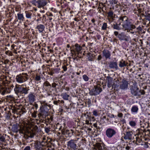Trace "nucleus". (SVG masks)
Masks as SVG:
<instances>
[{
    "instance_id": "obj_49",
    "label": "nucleus",
    "mask_w": 150,
    "mask_h": 150,
    "mask_svg": "<svg viewBox=\"0 0 150 150\" xmlns=\"http://www.w3.org/2000/svg\"><path fill=\"white\" fill-rule=\"evenodd\" d=\"M148 142H145L144 147L146 148H147L149 147V146L148 145Z\"/></svg>"
},
{
    "instance_id": "obj_42",
    "label": "nucleus",
    "mask_w": 150,
    "mask_h": 150,
    "mask_svg": "<svg viewBox=\"0 0 150 150\" xmlns=\"http://www.w3.org/2000/svg\"><path fill=\"white\" fill-rule=\"evenodd\" d=\"M40 143L42 145V147L43 148V147L44 146H45L47 144V142H41Z\"/></svg>"
},
{
    "instance_id": "obj_28",
    "label": "nucleus",
    "mask_w": 150,
    "mask_h": 150,
    "mask_svg": "<svg viewBox=\"0 0 150 150\" xmlns=\"http://www.w3.org/2000/svg\"><path fill=\"white\" fill-rule=\"evenodd\" d=\"M63 99L65 100H68L69 97V95H67L66 93H62L61 95Z\"/></svg>"
},
{
    "instance_id": "obj_62",
    "label": "nucleus",
    "mask_w": 150,
    "mask_h": 150,
    "mask_svg": "<svg viewBox=\"0 0 150 150\" xmlns=\"http://www.w3.org/2000/svg\"><path fill=\"white\" fill-rule=\"evenodd\" d=\"M41 17H40L39 19L37 20V21H40L41 20Z\"/></svg>"
},
{
    "instance_id": "obj_48",
    "label": "nucleus",
    "mask_w": 150,
    "mask_h": 150,
    "mask_svg": "<svg viewBox=\"0 0 150 150\" xmlns=\"http://www.w3.org/2000/svg\"><path fill=\"white\" fill-rule=\"evenodd\" d=\"M30 147L29 146H26L24 149V150H30Z\"/></svg>"
},
{
    "instance_id": "obj_54",
    "label": "nucleus",
    "mask_w": 150,
    "mask_h": 150,
    "mask_svg": "<svg viewBox=\"0 0 150 150\" xmlns=\"http://www.w3.org/2000/svg\"><path fill=\"white\" fill-rule=\"evenodd\" d=\"M102 58V57H101V55H99L98 56V59H97L98 60V61H99Z\"/></svg>"
},
{
    "instance_id": "obj_64",
    "label": "nucleus",
    "mask_w": 150,
    "mask_h": 150,
    "mask_svg": "<svg viewBox=\"0 0 150 150\" xmlns=\"http://www.w3.org/2000/svg\"><path fill=\"white\" fill-rule=\"evenodd\" d=\"M91 21L93 23H94L95 22V20L94 19H92Z\"/></svg>"
},
{
    "instance_id": "obj_24",
    "label": "nucleus",
    "mask_w": 150,
    "mask_h": 150,
    "mask_svg": "<svg viewBox=\"0 0 150 150\" xmlns=\"http://www.w3.org/2000/svg\"><path fill=\"white\" fill-rule=\"evenodd\" d=\"M73 130L71 129L66 130V135H67L69 137H71L73 135Z\"/></svg>"
},
{
    "instance_id": "obj_7",
    "label": "nucleus",
    "mask_w": 150,
    "mask_h": 150,
    "mask_svg": "<svg viewBox=\"0 0 150 150\" xmlns=\"http://www.w3.org/2000/svg\"><path fill=\"white\" fill-rule=\"evenodd\" d=\"M67 145L69 148L76 150L77 148V146L76 144V141L71 139L67 142Z\"/></svg>"
},
{
    "instance_id": "obj_21",
    "label": "nucleus",
    "mask_w": 150,
    "mask_h": 150,
    "mask_svg": "<svg viewBox=\"0 0 150 150\" xmlns=\"http://www.w3.org/2000/svg\"><path fill=\"white\" fill-rule=\"evenodd\" d=\"M128 19V18L125 16H121L119 18L120 22H123V23Z\"/></svg>"
},
{
    "instance_id": "obj_38",
    "label": "nucleus",
    "mask_w": 150,
    "mask_h": 150,
    "mask_svg": "<svg viewBox=\"0 0 150 150\" xmlns=\"http://www.w3.org/2000/svg\"><path fill=\"white\" fill-rule=\"evenodd\" d=\"M135 28V27L134 25H132L131 24V27L129 28H127V30H132V29H134Z\"/></svg>"
},
{
    "instance_id": "obj_34",
    "label": "nucleus",
    "mask_w": 150,
    "mask_h": 150,
    "mask_svg": "<svg viewBox=\"0 0 150 150\" xmlns=\"http://www.w3.org/2000/svg\"><path fill=\"white\" fill-rule=\"evenodd\" d=\"M108 16L110 17L111 18H113V13L112 11H110L108 13Z\"/></svg>"
},
{
    "instance_id": "obj_52",
    "label": "nucleus",
    "mask_w": 150,
    "mask_h": 150,
    "mask_svg": "<svg viewBox=\"0 0 150 150\" xmlns=\"http://www.w3.org/2000/svg\"><path fill=\"white\" fill-rule=\"evenodd\" d=\"M63 69L64 71H67V68L65 66L63 67Z\"/></svg>"
},
{
    "instance_id": "obj_26",
    "label": "nucleus",
    "mask_w": 150,
    "mask_h": 150,
    "mask_svg": "<svg viewBox=\"0 0 150 150\" xmlns=\"http://www.w3.org/2000/svg\"><path fill=\"white\" fill-rule=\"evenodd\" d=\"M17 16L18 19L21 21H23L24 18L22 14L20 13H18L17 14Z\"/></svg>"
},
{
    "instance_id": "obj_61",
    "label": "nucleus",
    "mask_w": 150,
    "mask_h": 150,
    "mask_svg": "<svg viewBox=\"0 0 150 150\" xmlns=\"http://www.w3.org/2000/svg\"><path fill=\"white\" fill-rule=\"evenodd\" d=\"M147 88V86H144L143 87V88L144 89H146Z\"/></svg>"
},
{
    "instance_id": "obj_1",
    "label": "nucleus",
    "mask_w": 150,
    "mask_h": 150,
    "mask_svg": "<svg viewBox=\"0 0 150 150\" xmlns=\"http://www.w3.org/2000/svg\"><path fill=\"white\" fill-rule=\"evenodd\" d=\"M28 87H24L22 86L16 85L14 89L15 93L18 96H23L28 93Z\"/></svg>"
},
{
    "instance_id": "obj_40",
    "label": "nucleus",
    "mask_w": 150,
    "mask_h": 150,
    "mask_svg": "<svg viewBox=\"0 0 150 150\" xmlns=\"http://www.w3.org/2000/svg\"><path fill=\"white\" fill-rule=\"evenodd\" d=\"M139 92H140L141 95H144L145 93V91L144 90L142 89H141L139 91Z\"/></svg>"
},
{
    "instance_id": "obj_33",
    "label": "nucleus",
    "mask_w": 150,
    "mask_h": 150,
    "mask_svg": "<svg viewBox=\"0 0 150 150\" xmlns=\"http://www.w3.org/2000/svg\"><path fill=\"white\" fill-rule=\"evenodd\" d=\"M107 28V23H103L102 27V29L103 30H106Z\"/></svg>"
},
{
    "instance_id": "obj_36",
    "label": "nucleus",
    "mask_w": 150,
    "mask_h": 150,
    "mask_svg": "<svg viewBox=\"0 0 150 150\" xmlns=\"http://www.w3.org/2000/svg\"><path fill=\"white\" fill-rule=\"evenodd\" d=\"M83 78L84 80L85 81H88V77L86 75H84L83 76Z\"/></svg>"
},
{
    "instance_id": "obj_44",
    "label": "nucleus",
    "mask_w": 150,
    "mask_h": 150,
    "mask_svg": "<svg viewBox=\"0 0 150 150\" xmlns=\"http://www.w3.org/2000/svg\"><path fill=\"white\" fill-rule=\"evenodd\" d=\"M60 102V100H58L57 101H54L53 103L54 104L57 105H58V103Z\"/></svg>"
},
{
    "instance_id": "obj_13",
    "label": "nucleus",
    "mask_w": 150,
    "mask_h": 150,
    "mask_svg": "<svg viewBox=\"0 0 150 150\" xmlns=\"http://www.w3.org/2000/svg\"><path fill=\"white\" fill-rule=\"evenodd\" d=\"M34 146L35 148L37 150H43V149L40 143V141H36Z\"/></svg>"
},
{
    "instance_id": "obj_58",
    "label": "nucleus",
    "mask_w": 150,
    "mask_h": 150,
    "mask_svg": "<svg viewBox=\"0 0 150 150\" xmlns=\"http://www.w3.org/2000/svg\"><path fill=\"white\" fill-rule=\"evenodd\" d=\"M34 106L35 107V108L36 109H37L38 108V105L37 104H35Z\"/></svg>"
},
{
    "instance_id": "obj_56",
    "label": "nucleus",
    "mask_w": 150,
    "mask_h": 150,
    "mask_svg": "<svg viewBox=\"0 0 150 150\" xmlns=\"http://www.w3.org/2000/svg\"><path fill=\"white\" fill-rule=\"evenodd\" d=\"M93 126H94V127H95V128H97L98 127V126H97V124L96 123H95V124H94L93 125Z\"/></svg>"
},
{
    "instance_id": "obj_3",
    "label": "nucleus",
    "mask_w": 150,
    "mask_h": 150,
    "mask_svg": "<svg viewBox=\"0 0 150 150\" xmlns=\"http://www.w3.org/2000/svg\"><path fill=\"white\" fill-rule=\"evenodd\" d=\"M28 75L26 73H23L16 76V79L18 83H23L27 81L28 79Z\"/></svg>"
},
{
    "instance_id": "obj_47",
    "label": "nucleus",
    "mask_w": 150,
    "mask_h": 150,
    "mask_svg": "<svg viewBox=\"0 0 150 150\" xmlns=\"http://www.w3.org/2000/svg\"><path fill=\"white\" fill-rule=\"evenodd\" d=\"M5 140V138L3 137H0V141L2 142H4Z\"/></svg>"
},
{
    "instance_id": "obj_5",
    "label": "nucleus",
    "mask_w": 150,
    "mask_h": 150,
    "mask_svg": "<svg viewBox=\"0 0 150 150\" xmlns=\"http://www.w3.org/2000/svg\"><path fill=\"white\" fill-rule=\"evenodd\" d=\"M114 34L115 36H117V37L120 41L125 40L127 41L129 40V37L127 36L124 33H122L119 34L118 32L115 31Z\"/></svg>"
},
{
    "instance_id": "obj_8",
    "label": "nucleus",
    "mask_w": 150,
    "mask_h": 150,
    "mask_svg": "<svg viewBox=\"0 0 150 150\" xmlns=\"http://www.w3.org/2000/svg\"><path fill=\"white\" fill-rule=\"evenodd\" d=\"M106 135L109 138H111L116 133V131L113 129L108 128L107 129L106 132Z\"/></svg>"
},
{
    "instance_id": "obj_27",
    "label": "nucleus",
    "mask_w": 150,
    "mask_h": 150,
    "mask_svg": "<svg viewBox=\"0 0 150 150\" xmlns=\"http://www.w3.org/2000/svg\"><path fill=\"white\" fill-rule=\"evenodd\" d=\"M75 47H76V50L78 53H80V51L81 50V47L79 46L78 44H76L75 45Z\"/></svg>"
},
{
    "instance_id": "obj_23",
    "label": "nucleus",
    "mask_w": 150,
    "mask_h": 150,
    "mask_svg": "<svg viewBox=\"0 0 150 150\" xmlns=\"http://www.w3.org/2000/svg\"><path fill=\"white\" fill-rule=\"evenodd\" d=\"M29 101L30 102H33L35 100V96L33 93H31L28 96Z\"/></svg>"
},
{
    "instance_id": "obj_45",
    "label": "nucleus",
    "mask_w": 150,
    "mask_h": 150,
    "mask_svg": "<svg viewBox=\"0 0 150 150\" xmlns=\"http://www.w3.org/2000/svg\"><path fill=\"white\" fill-rule=\"evenodd\" d=\"M45 131L46 133H48L50 131V129L46 127L45 128Z\"/></svg>"
},
{
    "instance_id": "obj_6",
    "label": "nucleus",
    "mask_w": 150,
    "mask_h": 150,
    "mask_svg": "<svg viewBox=\"0 0 150 150\" xmlns=\"http://www.w3.org/2000/svg\"><path fill=\"white\" fill-rule=\"evenodd\" d=\"M130 90L132 95L133 96H139L140 95L138 93L139 88L136 84H133L130 86Z\"/></svg>"
},
{
    "instance_id": "obj_39",
    "label": "nucleus",
    "mask_w": 150,
    "mask_h": 150,
    "mask_svg": "<svg viewBox=\"0 0 150 150\" xmlns=\"http://www.w3.org/2000/svg\"><path fill=\"white\" fill-rule=\"evenodd\" d=\"M25 108H22L19 111V112L21 114H23L25 112Z\"/></svg>"
},
{
    "instance_id": "obj_12",
    "label": "nucleus",
    "mask_w": 150,
    "mask_h": 150,
    "mask_svg": "<svg viewBox=\"0 0 150 150\" xmlns=\"http://www.w3.org/2000/svg\"><path fill=\"white\" fill-rule=\"evenodd\" d=\"M131 23L128 19L122 25L123 28L125 29V30H127L128 28H130L131 27Z\"/></svg>"
},
{
    "instance_id": "obj_46",
    "label": "nucleus",
    "mask_w": 150,
    "mask_h": 150,
    "mask_svg": "<svg viewBox=\"0 0 150 150\" xmlns=\"http://www.w3.org/2000/svg\"><path fill=\"white\" fill-rule=\"evenodd\" d=\"M48 121L49 124L51 123V121H52L53 120V117H50V119L48 118Z\"/></svg>"
},
{
    "instance_id": "obj_4",
    "label": "nucleus",
    "mask_w": 150,
    "mask_h": 150,
    "mask_svg": "<svg viewBox=\"0 0 150 150\" xmlns=\"http://www.w3.org/2000/svg\"><path fill=\"white\" fill-rule=\"evenodd\" d=\"M32 3L38 7L40 8L43 7L47 4L46 0H33Z\"/></svg>"
},
{
    "instance_id": "obj_57",
    "label": "nucleus",
    "mask_w": 150,
    "mask_h": 150,
    "mask_svg": "<svg viewBox=\"0 0 150 150\" xmlns=\"http://www.w3.org/2000/svg\"><path fill=\"white\" fill-rule=\"evenodd\" d=\"M36 113H37V111H36L35 112V113L33 115V117H34L35 118H36V117H37V115L36 114Z\"/></svg>"
},
{
    "instance_id": "obj_60",
    "label": "nucleus",
    "mask_w": 150,
    "mask_h": 150,
    "mask_svg": "<svg viewBox=\"0 0 150 150\" xmlns=\"http://www.w3.org/2000/svg\"><path fill=\"white\" fill-rule=\"evenodd\" d=\"M125 149L127 150H129L130 149V147L129 146H127L126 147Z\"/></svg>"
},
{
    "instance_id": "obj_29",
    "label": "nucleus",
    "mask_w": 150,
    "mask_h": 150,
    "mask_svg": "<svg viewBox=\"0 0 150 150\" xmlns=\"http://www.w3.org/2000/svg\"><path fill=\"white\" fill-rule=\"evenodd\" d=\"M88 56L89 60L92 61L93 60V59L95 55L94 54H92L91 55V53H89L88 54Z\"/></svg>"
},
{
    "instance_id": "obj_55",
    "label": "nucleus",
    "mask_w": 150,
    "mask_h": 150,
    "mask_svg": "<svg viewBox=\"0 0 150 150\" xmlns=\"http://www.w3.org/2000/svg\"><path fill=\"white\" fill-rule=\"evenodd\" d=\"M6 90H7V89H6V90H4L3 91L2 93V94L3 95L6 92Z\"/></svg>"
},
{
    "instance_id": "obj_53",
    "label": "nucleus",
    "mask_w": 150,
    "mask_h": 150,
    "mask_svg": "<svg viewBox=\"0 0 150 150\" xmlns=\"http://www.w3.org/2000/svg\"><path fill=\"white\" fill-rule=\"evenodd\" d=\"M96 129H97L98 131H99L100 132L101 131L102 129L100 127H99L98 126Z\"/></svg>"
},
{
    "instance_id": "obj_14",
    "label": "nucleus",
    "mask_w": 150,
    "mask_h": 150,
    "mask_svg": "<svg viewBox=\"0 0 150 150\" xmlns=\"http://www.w3.org/2000/svg\"><path fill=\"white\" fill-rule=\"evenodd\" d=\"M103 56L105 57L106 59H110L111 53L108 50H104L103 51Z\"/></svg>"
},
{
    "instance_id": "obj_22",
    "label": "nucleus",
    "mask_w": 150,
    "mask_h": 150,
    "mask_svg": "<svg viewBox=\"0 0 150 150\" xmlns=\"http://www.w3.org/2000/svg\"><path fill=\"white\" fill-rule=\"evenodd\" d=\"M127 64V62H126L125 61L122 59L119 62V66L120 67H126Z\"/></svg>"
},
{
    "instance_id": "obj_16",
    "label": "nucleus",
    "mask_w": 150,
    "mask_h": 150,
    "mask_svg": "<svg viewBox=\"0 0 150 150\" xmlns=\"http://www.w3.org/2000/svg\"><path fill=\"white\" fill-rule=\"evenodd\" d=\"M42 106L41 107H43L44 109L43 110H45L46 111H47L48 110L50 109V105H48L47 103H45V101H43L42 103Z\"/></svg>"
},
{
    "instance_id": "obj_51",
    "label": "nucleus",
    "mask_w": 150,
    "mask_h": 150,
    "mask_svg": "<svg viewBox=\"0 0 150 150\" xmlns=\"http://www.w3.org/2000/svg\"><path fill=\"white\" fill-rule=\"evenodd\" d=\"M122 115H123V114L121 113H119L118 114V116L120 117H122Z\"/></svg>"
},
{
    "instance_id": "obj_63",
    "label": "nucleus",
    "mask_w": 150,
    "mask_h": 150,
    "mask_svg": "<svg viewBox=\"0 0 150 150\" xmlns=\"http://www.w3.org/2000/svg\"><path fill=\"white\" fill-rule=\"evenodd\" d=\"M74 60H77L78 59L77 58V57H74Z\"/></svg>"
},
{
    "instance_id": "obj_31",
    "label": "nucleus",
    "mask_w": 150,
    "mask_h": 150,
    "mask_svg": "<svg viewBox=\"0 0 150 150\" xmlns=\"http://www.w3.org/2000/svg\"><path fill=\"white\" fill-rule=\"evenodd\" d=\"M138 108L137 106H133L132 107L131 111L134 112L136 113L138 112Z\"/></svg>"
},
{
    "instance_id": "obj_18",
    "label": "nucleus",
    "mask_w": 150,
    "mask_h": 150,
    "mask_svg": "<svg viewBox=\"0 0 150 150\" xmlns=\"http://www.w3.org/2000/svg\"><path fill=\"white\" fill-rule=\"evenodd\" d=\"M108 86L109 88H110L112 87H113V84L114 83L112 81V79L111 78H109L108 79L107 81Z\"/></svg>"
},
{
    "instance_id": "obj_30",
    "label": "nucleus",
    "mask_w": 150,
    "mask_h": 150,
    "mask_svg": "<svg viewBox=\"0 0 150 150\" xmlns=\"http://www.w3.org/2000/svg\"><path fill=\"white\" fill-rule=\"evenodd\" d=\"M26 17L27 18H31V16L32 15V13L30 11H27L25 12Z\"/></svg>"
},
{
    "instance_id": "obj_41",
    "label": "nucleus",
    "mask_w": 150,
    "mask_h": 150,
    "mask_svg": "<svg viewBox=\"0 0 150 150\" xmlns=\"http://www.w3.org/2000/svg\"><path fill=\"white\" fill-rule=\"evenodd\" d=\"M98 113L96 110H94L93 112V115L95 116H97L98 115Z\"/></svg>"
},
{
    "instance_id": "obj_35",
    "label": "nucleus",
    "mask_w": 150,
    "mask_h": 150,
    "mask_svg": "<svg viewBox=\"0 0 150 150\" xmlns=\"http://www.w3.org/2000/svg\"><path fill=\"white\" fill-rule=\"evenodd\" d=\"M34 78L35 80L37 81H39L41 79V77L40 76L38 75H36Z\"/></svg>"
},
{
    "instance_id": "obj_10",
    "label": "nucleus",
    "mask_w": 150,
    "mask_h": 150,
    "mask_svg": "<svg viewBox=\"0 0 150 150\" xmlns=\"http://www.w3.org/2000/svg\"><path fill=\"white\" fill-rule=\"evenodd\" d=\"M117 64L116 62H110L108 63V67L110 69L117 70L118 68Z\"/></svg>"
},
{
    "instance_id": "obj_59",
    "label": "nucleus",
    "mask_w": 150,
    "mask_h": 150,
    "mask_svg": "<svg viewBox=\"0 0 150 150\" xmlns=\"http://www.w3.org/2000/svg\"><path fill=\"white\" fill-rule=\"evenodd\" d=\"M66 130L65 131H62V133L63 134L66 135Z\"/></svg>"
},
{
    "instance_id": "obj_19",
    "label": "nucleus",
    "mask_w": 150,
    "mask_h": 150,
    "mask_svg": "<svg viewBox=\"0 0 150 150\" xmlns=\"http://www.w3.org/2000/svg\"><path fill=\"white\" fill-rule=\"evenodd\" d=\"M36 28L38 29L40 33H41L44 30L45 26L44 25L40 24L37 25Z\"/></svg>"
},
{
    "instance_id": "obj_17",
    "label": "nucleus",
    "mask_w": 150,
    "mask_h": 150,
    "mask_svg": "<svg viewBox=\"0 0 150 150\" xmlns=\"http://www.w3.org/2000/svg\"><path fill=\"white\" fill-rule=\"evenodd\" d=\"M95 149L96 150H104V147L101 145L100 143H96V144Z\"/></svg>"
},
{
    "instance_id": "obj_9",
    "label": "nucleus",
    "mask_w": 150,
    "mask_h": 150,
    "mask_svg": "<svg viewBox=\"0 0 150 150\" xmlns=\"http://www.w3.org/2000/svg\"><path fill=\"white\" fill-rule=\"evenodd\" d=\"M41 107H40V111L38 113V116L39 117V119H41L45 118L48 115V113L47 111H46L43 109H41Z\"/></svg>"
},
{
    "instance_id": "obj_50",
    "label": "nucleus",
    "mask_w": 150,
    "mask_h": 150,
    "mask_svg": "<svg viewBox=\"0 0 150 150\" xmlns=\"http://www.w3.org/2000/svg\"><path fill=\"white\" fill-rule=\"evenodd\" d=\"M147 20L148 21H150V14H148L147 16Z\"/></svg>"
},
{
    "instance_id": "obj_11",
    "label": "nucleus",
    "mask_w": 150,
    "mask_h": 150,
    "mask_svg": "<svg viewBox=\"0 0 150 150\" xmlns=\"http://www.w3.org/2000/svg\"><path fill=\"white\" fill-rule=\"evenodd\" d=\"M133 134V132L132 131H127L126 134H124L125 136L124 139H125L131 140L132 139V134Z\"/></svg>"
},
{
    "instance_id": "obj_15",
    "label": "nucleus",
    "mask_w": 150,
    "mask_h": 150,
    "mask_svg": "<svg viewBox=\"0 0 150 150\" xmlns=\"http://www.w3.org/2000/svg\"><path fill=\"white\" fill-rule=\"evenodd\" d=\"M128 86V83L127 81L126 80L123 81L120 83V88L122 89H124L127 88Z\"/></svg>"
},
{
    "instance_id": "obj_20",
    "label": "nucleus",
    "mask_w": 150,
    "mask_h": 150,
    "mask_svg": "<svg viewBox=\"0 0 150 150\" xmlns=\"http://www.w3.org/2000/svg\"><path fill=\"white\" fill-rule=\"evenodd\" d=\"M43 85L44 87H45V88H46V90H49L51 87V85L50 83L47 81H46L45 82L43 83Z\"/></svg>"
},
{
    "instance_id": "obj_2",
    "label": "nucleus",
    "mask_w": 150,
    "mask_h": 150,
    "mask_svg": "<svg viewBox=\"0 0 150 150\" xmlns=\"http://www.w3.org/2000/svg\"><path fill=\"white\" fill-rule=\"evenodd\" d=\"M100 85L94 86L93 88L90 91L89 93L91 96H96L99 94L102 91Z\"/></svg>"
},
{
    "instance_id": "obj_37",
    "label": "nucleus",
    "mask_w": 150,
    "mask_h": 150,
    "mask_svg": "<svg viewBox=\"0 0 150 150\" xmlns=\"http://www.w3.org/2000/svg\"><path fill=\"white\" fill-rule=\"evenodd\" d=\"M129 124L132 127H134L136 125V122L133 121H131L129 122Z\"/></svg>"
},
{
    "instance_id": "obj_43",
    "label": "nucleus",
    "mask_w": 150,
    "mask_h": 150,
    "mask_svg": "<svg viewBox=\"0 0 150 150\" xmlns=\"http://www.w3.org/2000/svg\"><path fill=\"white\" fill-rule=\"evenodd\" d=\"M51 85V87L53 88H55L56 86L57 85V84H56L55 83H52Z\"/></svg>"
},
{
    "instance_id": "obj_25",
    "label": "nucleus",
    "mask_w": 150,
    "mask_h": 150,
    "mask_svg": "<svg viewBox=\"0 0 150 150\" xmlns=\"http://www.w3.org/2000/svg\"><path fill=\"white\" fill-rule=\"evenodd\" d=\"M18 125H13L12 128V131L15 132H17L19 131V129L18 128L19 127Z\"/></svg>"
},
{
    "instance_id": "obj_32",
    "label": "nucleus",
    "mask_w": 150,
    "mask_h": 150,
    "mask_svg": "<svg viewBox=\"0 0 150 150\" xmlns=\"http://www.w3.org/2000/svg\"><path fill=\"white\" fill-rule=\"evenodd\" d=\"M112 27L113 29L116 30H120L121 29V28L120 26H119V25H118L117 23L116 24H113L112 25Z\"/></svg>"
}]
</instances>
